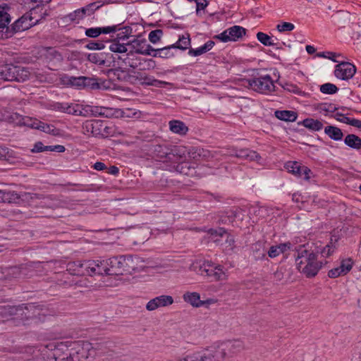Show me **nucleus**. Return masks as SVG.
Masks as SVG:
<instances>
[{"label":"nucleus","mask_w":361,"mask_h":361,"mask_svg":"<svg viewBox=\"0 0 361 361\" xmlns=\"http://www.w3.org/2000/svg\"><path fill=\"white\" fill-rule=\"evenodd\" d=\"M150 155L157 161L176 164L182 161L184 154L180 147L169 144L166 141L154 142L149 149Z\"/></svg>","instance_id":"1"},{"label":"nucleus","mask_w":361,"mask_h":361,"mask_svg":"<svg viewBox=\"0 0 361 361\" xmlns=\"http://www.w3.org/2000/svg\"><path fill=\"white\" fill-rule=\"evenodd\" d=\"M298 270L307 278L314 277L322 267V262L317 259V255L312 250L300 248L295 258Z\"/></svg>","instance_id":"2"},{"label":"nucleus","mask_w":361,"mask_h":361,"mask_svg":"<svg viewBox=\"0 0 361 361\" xmlns=\"http://www.w3.org/2000/svg\"><path fill=\"white\" fill-rule=\"evenodd\" d=\"M190 269L200 275L211 277L215 281H226L228 277L221 265L216 264L210 260L195 261L191 264Z\"/></svg>","instance_id":"3"},{"label":"nucleus","mask_w":361,"mask_h":361,"mask_svg":"<svg viewBox=\"0 0 361 361\" xmlns=\"http://www.w3.org/2000/svg\"><path fill=\"white\" fill-rule=\"evenodd\" d=\"M32 73L27 67L13 63L0 66V79L7 81L23 82L28 80Z\"/></svg>","instance_id":"4"},{"label":"nucleus","mask_w":361,"mask_h":361,"mask_svg":"<svg viewBox=\"0 0 361 361\" xmlns=\"http://www.w3.org/2000/svg\"><path fill=\"white\" fill-rule=\"evenodd\" d=\"M241 85L255 92L268 94L275 90V85L269 75H258L252 79H243Z\"/></svg>","instance_id":"5"},{"label":"nucleus","mask_w":361,"mask_h":361,"mask_svg":"<svg viewBox=\"0 0 361 361\" xmlns=\"http://www.w3.org/2000/svg\"><path fill=\"white\" fill-rule=\"evenodd\" d=\"M203 361H223L227 358L222 342H216L200 350Z\"/></svg>","instance_id":"6"},{"label":"nucleus","mask_w":361,"mask_h":361,"mask_svg":"<svg viewBox=\"0 0 361 361\" xmlns=\"http://www.w3.org/2000/svg\"><path fill=\"white\" fill-rule=\"evenodd\" d=\"M39 8H32L30 11L29 13H26L23 15L20 18L17 20L13 25L12 28L14 32H22L24 30H26L31 27L32 26L36 25L39 21L42 20V18L36 19L35 21L33 20L36 18L35 15L36 11ZM41 18H43V16L41 15Z\"/></svg>","instance_id":"7"},{"label":"nucleus","mask_w":361,"mask_h":361,"mask_svg":"<svg viewBox=\"0 0 361 361\" xmlns=\"http://www.w3.org/2000/svg\"><path fill=\"white\" fill-rule=\"evenodd\" d=\"M133 260V259L131 256H119L109 258L106 260V263L114 274H119L122 269L128 270L126 269V267L134 269L130 264Z\"/></svg>","instance_id":"8"},{"label":"nucleus","mask_w":361,"mask_h":361,"mask_svg":"<svg viewBox=\"0 0 361 361\" xmlns=\"http://www.w3.org/2000/svg\"><path fill=\"white\" fill-rule=\"evenodd\" d=\"M85 271L87 274L92 276L93 274L98 275H114L111 269L109 268L108 264L106 261L99 262L98 260H88L85 261Z\"/></svg>","instance_id":"9"},{"label":"nucleus","mask_w":361,"mask_h":361,"mask_svg":"<svg viewBox=\"0 0 361 361\" xmlns=\"http://www.w3.org/2000/svg\"><path fill=\"white\" fill-rule=\"evenodd\" d=\"M245 34L246 30L244 27L239 25H234L225 30L221 34L216 35L214 38L218 39L223 42H228L231 41L235 42Z\"/></svg>","instance_id":"10"},{"label":"nucleus","mask_w":361,"mask_h":361,"mask_svg":"<svg viewBox=\"0 0 361 361\" xmlns=\"http://www.w3.org/2000/svg\"><path fill=\"white\" fill-rule=\"evenodd\" d=\"M356 72L354 65L348 62H342L336 66L335 76L341 80H348L353 77Z\"/></svg>","instance_id":"11"},{"label":"nucleus","mask_w":361,"mask_h":361,"mask_svg":"<svg viewBox=\"0 0 361 361\" xmlns=\"http://www.w3.org/2000/svg\"><path fill=\"white\" fill-rule=\"evenodd\" d=\"M173 303V298L171 295H162L150 300L146 305L148 311H154L159 307H167Z\"/></svg>","instance_id":"12"},{"label":"nucleus","mask_w":361,"mask_h":361,"mask_svg":"<svg viewBox=\"0 0 361 361\" xmlns=\"http://www.w3.org/2000/svg\"><path fill=\"white\" fill-rule=\"evenodd\" d=\"M285 168L288 171L297 177H301L305 175V179H310V173L311 170L305 166L301 165L297 161H288L285 164Z\"/></svg>","instance_id":"13"},{"label":"nucleus","mask_w":361,"mask_h":361,"mask_svg":"<svg viewBox=\"0 0 361 361\" xmlns=\"http://www.w3.org/2000/svg\"><path fill=\"white\" fill-rule=\"evenodd\" d=\"M227 357H232L245 349L244 343L240 340L222 342Z\"/></svg>","instance_id":"14"},{"label":"nucleus","mask_w":361,"mask_h":361,"mask_svg":"<svg viewBox=\"0 0 361 361\" xmlns=\"http://www.w3.org/2000/svg\"><path fill=\"white\" fill-rule=\"evenodd\" d=\"M127 44L133 47L135 49L133 51L134 54L152 55V51H154V48L150 44H146L145 39H134L128 42Z\"/></svg>","instance_id":"15"},{"label":"nucleus","mask_w":361,"mask_h":361,"mask_svg":"<svg viewBox=\"0 0 361 361\" xmlns=\"http://www.w3.org/2000/svg\"><path fill=\"white\" fill-rule=\"evenodd\" d=\"M134 77L142 85L161 87L162 85H169V83L165 81H161L154 78L153 77L148 75L142 72H135Z\"/></svg>","instance_id":"16"},{"label":"nucleus","mask_w":361,"mask_h":361,"mask_svg":"<svg viewBox=\"0 0 361 361\" xmlns=\"http://www.w3.org/2000/svg\"><path fill=\"white\" fill-rule=\"evenodd\" d=\"M118 29V25H114L111 26H106L103 27H90L85 30V35L88 37L95 38L101 34H109L116 32Z\"/></svg>","instance_id":"17"},{"label":"nucleus","mask_w":361,"mask_h":361,"mask_svg":"<svg viewBox=\"0 0 361 361\" xmlns=\"http://www.w3.org/2000/svg\"><path fill=\"white\" fill-rule=\"evenodd\" d=\"M292 247V244L290 242L280 243L279 245H272L269 249L267 254L271 258L278 257L280 254L286 253Z\"/></svg>","instance_id":"18"},{"label":"nucleus","mask_w":361,"mask_h":361,"mask_svg":"<svg viewBox=\"0 0 361 361\" xmlns=\"http://www.w3.org/2000/svg\"><path fill=\"white\" fill-rule=\"evenodd\" d=\"M234 155L238 158L243 159L250 161H258L261 159L260 155L257 152L249 149H240L238 150H235Z\"/></svg>","instance_id":"19"},{"label":"nucleus","mask_w":361,"mask_h":361,"mask_svg":"<svg viewBox=\"0 0 361 361\" xmlns=\"http://www.w3.org/2000/svg\"><path fill=\"white\" fill-rule=\"evenodd\" d=\"M95 6V4H88L87 6L78 9L75 11L73 13H71L68 15V18L71 20H79L84 18V16L87 13V15H91L94 8H93Z\"/></svg>","instance_id":"20"},{"label":"nucleus","mask_w":361,"mask_h":361,"mask_svg":"<svg viewBox=\"0 0 361 361\" xmlns=\"http://www.w3.org/2000/svg\"><path fill=\"white\" fill-rule=\"evenodd\" d=\"M85 264V262H71L67 264L66 269L71 275H85L87 274Z\"/></svg>","instance_id":"21"},{"label":"nucleus","mask_w":361,"mask_h":361,"mask_svg":"<svg viewBox=\"0 0 361 361\" xmlns=\"http://www.w3.org/2000/svg\"><path fill=\"white\" fill-rule=\"evenodd\" d=\"M169 129L171 132L180 135H185L188 131V126L181 121L172 120L169 123Z\"/></svg>","instance_id":"22"},{"label":"nucleus","mask_w":361,"mask_h":361,"mask_svg":"<svg viewBox=\"0 0 361 361\" xmlns=\"http://www.w3.org/2000/svg\"><path fill=\"white\" fill-rule=\"evenodd\" d=\"M183 298L185 302L189 303L193 307H200V295L197 292H186L183 294Z\"/></svg>","instance_id":"23"},{"label":"nucleus","mask_w":361,"mask_h":361,"mask_svg":"<svg viewBox=\"0 0 361 361\" xmlns=\"http://www.w3.org/2000/svg\"><path fill=\"white\" fill-rule=\"evenodd\" d=\"M334 118L338 121L350 125L361 129V121L355 118H350L345 116L343 114L337 112L334 115Z\"/></svg>","instance_id":"24"},{"label":"nucleus","mask_w":361,"mask_h":361,"mask_svg":"<svg viewBox=\"0 0 361 361\" xmlns=\"http://www.w3.org/2000/svg\"><path fill=\"white\" fill-rule=\"evenodd\" d=\"M324 133L332 140H341L343 134L342 130L336 126H328L324 128Z\"/></svg>","instance_id":"25"},{"label":"nucleus","mask_w":361,"mask_h":361,"mask_svg":"<svg viewBox=\"0 0 361 361\" xmlns=\"http://www.w3.org/2000/svg\"><path fill=\"white\" fill-rule=\"evenodd\" d=\"M214 42L209 40L203 46H201L197 49H190L188 54L191 56H197L204 54L211 50L214 46Z\"/></svg>","instance_id":"26"},{"label":"nucleus","mask_w":361,"mask_h":361,"mask_svg":"<svg viewBox=\"0 0 361 361\" xmlns=\"http://www.w3.org/2000/svg\"><path fill=\"white\" fill-rule=\"evenodd\" d=\"M176 361H203L201 351H193L192 353H184L178 357Z\"/></svg>","instance_id":"27"},{"label":"nucleus","mask_w":361,"mask_h":361,"mask_svg":"<svg viewBox=\"0 0 361 361\" xmlns=\"http://www.w3.org/2000/svg\"><path fill=\"white\" fill-rule=\"evenodd\" d=\"M344 143L353 149H359L361 148V139L354 134L348 135L344 139Z\"/></svg>","instance_id":"28"},{"label":"nucleus","mask_w":361,"mask_h":361,"mask_svg":"<svg viewBox=\"0 0 361 361\" xmlns=\"http://www.w3.org/2000/svg\"><path fill=\"white\" fill-rule=\"evenodd\" d=\"M275 116L279 119L285 121H295L297 118V114L293 111H276Z\"/></svg>","instance_id":"29"},{"label":"nucleus","mask_w":361,"mask_h":361,"mask_svg":"<svg viewBox=\"0 0 361 361\" xmlns=\"http://www.w3.org/2000/svg\"><path fill=\"white\" fill-rule=\"evenodd\" d=\"M171 49H173L172 44L161 49H154V51H152V52H154L152 56L154 57H161L165 59L172 57L173 56V53L171 51Z\"/></svg>","instance_id":"30"},{"label":"nucleus","mask_w":361,"mask_h":361,"mask_svg":"<svg viewBox=\"0 0 361 361\" xmlns=\"http://www.w3.org/2000/svg\"><path fill=\"white\" fill-rule=\"evenodd\" d=\"M302 125L312 130L319 131L323 128V123L319 120L313 118H306L303 120Z\"/></svg>","instance_id":"31"},{"label":"nucleus","mask_w":361,"mask_h":361,"mask_svg":"<svg viewBox=\"0 0 361 361\" xmlns=\"http://www.w3.org/2000/svg\"><path fill=\"white\" fill-rule=\"evenodd\" d=\"M209 233H210L211 237L214 242L219 241V239L216 238V237L220 236L222 238L224 235L226 236V240L229 241L230 245L234 242V240L229 235H228L226 231L223 228H219L217 230L210 229Z\"/></svg>","instance_id":"32"},{"label":"nucleus","mask_w":361,"mask_h":361,"mask_svg":"<svg viewBox=\"0 0 361 361\" xmlns=\"http://www.w3.org/2000/svg\"><path fill=\"white\" fill-rule=\"evenodd\" d=\"M190 44V38L188 34L186 35H182L179 37L178 41L172 44L173 49H179L182 50H185L188 48Z\"/></svg>","instance_id":"33"},{"label":"nucleus","mask_w":361,"mask_h":361,"mask_svg":"<svg viewBox=\"0 0 361 361\" xmlns=\"http://www.w3.org/2000/svg\"><path fill=\"white\" fill-rule=\"evenodd\" d=\"M127 44L120 43L119 40L114 39L109 45V49L114 53H126L127 51Z\"/></svg>","instance_id":"34"},{"label":"nucleus","mask_w":361,"mask_h":361,"mask_svg":"<svg viewBox=\"0 0 361 361\" xmlns=\"http://www.w3.org/2000/svg\"><path fill=\"white\" fill-rule=\"evenodd\" d=\"M87 60L94 64L104 66L106 63L105 59L102 54L91 53L87 55Z\"/></svg>","instance_id":"35"},{"label":"nucleus","mask_w":361,"mask_h":361,"mask_svg":"<svg viewBox=\"0 0 361 361\" xmlns=\"http://www.w3.org/2000/svg\"><path fill=\"white\" fill-rule=\"evenodd\" d=\"M18 309L15 307L7 306L2 307L0 308V317L2 318V321L8 319V317L13 315L16 313Z\"/></svg>","instance_id":"36"},{"label":"nucleus","mask_w":361,"mask_h":361,"mask_svg":"<svg viewBox=\"0 0 361 361\" xmlns=\"http://www.w3.org/2000/svg\"><path fill=\"white\" fill-rule=\"evenodd\" d=\"M17 197L18 195L13 192L0 190V202H11Z\"/></svg>","instance_id":"37"},{"label":"nucleus","mask_w":361,"mask_h":361,"mask_svg":"<svg viewBox=\"0 0 361 361\" xmlns=\"http://www.w3.org/2000/svg\"><path fill=\"white\" fill-rule=\"evenodd\" d=\"M353 264L354 262L351 258H347L341 261L338 268L343 275H346L352 269Z\"/></svg>","instance_id":"38"},{"label":"nucleus","mask_w":361,"mask_h":361,"mask_svg":"<svg viewBox=\"0 0 361 361\" xmlns=\"http://www.w3.org/2000/svg\"><path fill=\"white\" fill-rule=\"evenodd\" d=\"M134 56V52L133 51L127 53L126 56L123 59L119 56L118 59L123 60V62L126 65L131 68H136L137 66V59H134L133 57Z\"/></svg>","instance_id":"39"},{"label":"nucleus","mask_w":361,"mask_h":361,"mask_svg":"<svg viewBox=\"0 0 361 361\" xmlns=\"http://www.w3.org/2000/svg\"><path fill=\"white\" fill-rule=\"evenodd\" d=\"M257 38L264 46H274L276 44L271 37L264 32H259L257 34Z\"/></svg>","instance_id":"40"},{"label":"nucleus","mask_w":361,"mask_h":361,"mask_svg":"<svg viewBox=\"0 0 361 361\" xmlns=\"http://www.w3.org/2000/svg\"><path fill=\"white\" fill-rule=\"evenodd\" d=\"M338 88L332 83H325L320 86V91L324 94H333L338 92Z\"/></svg>","instance_id":"41"},{"label":"nucleus","mask_w":361,"mask_h":361,"mask_svg":"<svg viewBox=\"0 0 361 361\" xmlns=\"http://www.w3.org/2000/svg\"><path fill=\"white\" fill-rule=\"evenodd\" d=\"M115 133L114 126L112 125L108 126L106 122L102 121V127L101 132V137H107L112 136Z\"/></svg>","instance_id":"42"},{"label":"nucleus","mask_w":361,"mask_h":361,"mask_svg":"<svg viewBox=\"0 0 361 361\" xmlns=\"http://www.w3.org/2000/svg\"><path fill=\"white\" fill-rule=\"evenodd\" d=\"M11 18L4 8L0 7V28H4L10 23Z\"/></svg>","instance_id":"43"},{"label":"nucleus","mask_w":361,"mask_h":361,"mask_svg":"<svg viewBox=\"0 0 361 361\" xmlns=\"http://www.w3.org/2000/svg\"><path fill=\"white\" fill-rule=\"evenodd\" d=\"M83 87H90L91 89H101L100 85L95 78L85 77Z\"/></svg>","instance_id":"44"},{"label":"nucleus","mask_w":361,"mask_h":361,"mask_svg":"<svg viewBox=\"0 0 361 361\" xmlns=\"http://www.w3.org/2000/svg\"><path fill=\"white\" fill-rule=\"evenodd\" d=\"M109 109L103 107V106H92V112L93 116H109Z\"/></svg>","instance_id":"45"},{"label":"nucleus","mask_w":361,"mask_h":361,"mask_svg":"<svg viewBox=\"0 0 361 361\" xmlns=\"http://www.w3.org/2000/svg\"><path fill=\"white\" fill-rule=\"evenodd\" d=\"M81 357H87L83 353H80L78 351L70 354V355L66 358H61L59 361H82ZM55 361H58L57 358H55Z\"/></svg>","instance_id":"46"},{"label":"nucleus","mask_w":361,"mask_h":361,"mask_svg":"<svg viewBox=\"0 0 361 361\" xmlns=\"http://www.w3.org/2000/svg\"><path fill=\"white\" fill-rule=\"evenodd\" d=\"M163 35V31L161 30L157 29L152 30L149 34V40L155 44L159 42Z\"/></svg>","instance_id":"47"},{"label":"nucleus","mask_w":361,"mask_h":361,"mask_svg":"<svg viewBox=\"0 0 361 361\" xmlns=\"http://www.w3.org/2000/svg\"><path fill=\"white\" fill-rule=\"evenodd\" d=\"M38 130H40L44 133H49V134H56V131L57 130L54 126L49 125L47 123H44L42 121H40V124L39 126Z\"/></svg>","instance_id":"48"},{"label":"nucleus","mask_w":361,"mask_h":361,"mask_svg":"<svg viewBox=\"0 0 361 361\" xmlns=\"http://www.w3.org/2000/svg\"><path fill=\"white\" fill-rule=\"evenodd\" d=\"M102 121L101 120H93V130L92 133V135L93 136H100L102 132Z\"/></svg>","instance_id":"49"},{"label":"nucleus","mask_w":361,"mask_h":361,"mask_svg":"<svg viewBox=\"0 0 361 361\" xmlns=\"http://www.w3.org/2000/svg\"><path fill=\"white\" fill-rule=\"evenodd\" d=\"M295 28V25L291 23L283 22L276 26V29L280 32L292 31Z\"/></svg>","instance_id":"50"},{"label":"nucleus","mask_w":361,"mask_h":361,"mask_svg":"<svg viewBox=\"0 0 361 361\" xmlns=\"http://www.w3.org/2000/svg\"><path fill=\"white\" fill-rule=\"evenodd\" d=\"M140 140H142L144 142H147L149 143L148 145L149 149H150V145H154V142H158L160 139L157 137H156L154 134H147L143 135L142 137H140Z\"/></svg>","instance_id":"51"},{"label":"nucleus","mask_w":361,"mask_h":361,"mask_svg":"<svg viewBox=\"0 0 361 361\" xmlns=\"http://www.w3.org/2000/svg\"><path fill=\"white\" fill-rule=\"evenodd\" d=\"M85 47L90 50H102L104 49L105 45L103 42H91Z\"/></svg>","instance_id":"52"},{"label":"nucleus","mask_w":361,"mask_h":361,"mask_svg":"<svg viewBox=\"0 0 361 361\" xmlns=\"http://www.w3.org/2000/svg\"><path fill=\"white\" fill-rule=\"evenodd\" d=\"M80 109V104H71V105H68L66 108V112L69 114H73L75 116H79Z\"/></svg>","instance_id":"53"},{"label":"nucleus","mask_w":361,"mask_h":361,"mask_svg":"<svg viewBox=\"0 0 361 361\" xmlns=\"http://www.w3.org/2000/svg\"><path fill=\"white\" fill-rule=\"evenodd\" d=\"M71 84L73 86L78 87H83V84L85 82V77L81 76L78 78L71 77L69 80Z\"/></svg>","instance_id":"54"},{"label":"nucleus","mask_w":361,"mask_h":361,"mask_svg":"<svg viewBox=\"0 0 361 361\" xmlns=\"http://www.w3.org/2000/svg\"><path fill=\"white\" fill-rule=\"evenodd\" d=\"M93 130V120L86 121L82 124V133L85 135H92Z\"/></svg>","instance_id":"55"},{"label":"nucleus","mask_w":361,"mask_h":361,"mask_svg":"<svg viewBox=\"0 0 361 361\" xmlns=\"http://www.w3.org/2000/svg\"><path fill=\"white\" fill-rule=\"evenodd\" d=\"M78 114H79V116H85V117L92 116V106L80 105V112Z\"/></svg>","instance_id":"56"},{"label":"nucleus","mask_w":361,"mask_h":361,"mask_svg":"<svg viewBox=\"0 0 361 361\" xmlns=\"http://www.w3.org/2000/svg\"><path fill=\"white\" fill-rule=\"evenodd\" d=\"M23 124L25 126H27L32 128L38 129L39 126L40 124V121L37 119H32L31 118H27L26 120L23 122Z\"/></svg>","instance_id":"57"},{"label":"nucleus","mask_w":361,"mask_h":361,"mask_svg":"<svg viewBox=\"0 0 361 361\" xmlns=\"http://www.w3.org/2000/svg\"><path fill=\"white\" fill-rule=\"evenodd\" d=\"M132 32V29L130 27H125L123 28V31L118 34V38L119 39H125L128 38Z\"/></svg>","instance_id":"58"},{"label":"nucleus","mask_w":361,"mask_h":361,"mask_svg":"<svg viewBox=\"0 0 361 361\" xmlns=\"http://www.w3.org/2000/svg\"><path fill=\"white\" fill-rule=\"evenodd\" d=\"M335 248L333 244H328L322 249V254L325 257H328L334 252Z\"/></svg>","instance_id":"59"},{"label":"nucleus","mask_w":361,"mask_h":361,"mask_svg":"<svg viewBox=\"0 0 361 361\" xmlns=\"http://www.w3.org/2000/svg\"><path fill=\"white\" fill-rule=\"evenodd\" d=\"M45 145H43L42 142H37L34 145L33 148L31 149V152L33 153H39L44 152Z\"/></svg>","instance_id":"60"},{"label":"nucleus","mask_w":361,"mask_h":361,"mask_svg":"<svg viewBox=\"0 0 361 361\" xmlns=\"http://www.w3.org/2000/svg\"><path fill=\"white\" fill-rule=\"evenodd\" d=\"M202 1H198V0L196 2V13L197 15L200 14V11L201 9H204L209 4L208 1L207 0H201Z\"/></svg>","instance_id":"61"},{"label":"nucleus","mask_w":361,"mask_h":361,"mask_svg":"<svg viewBox=\"0 0 361 361\" xmlns=\"http://www.w3.org/2000/svg\"><path fill=\"white\" fill-rule=\"evenodd\" d=\"M217 301H218L217 299L212 298H208L204 300H201L200 307H205L206 308H209V307L211 305H214V304L216 303Z\"/></svg>","instance_id":"62"},{"label":"nucleus","mask_w":361,"mask_h":361,"mask_svg":"<svg viewBox=\"0 0 361 361\" xmlns=\"http://www.w3.org/2000/svg\"><path fill=\"white\" fill-rule=\"evenodd\" d=\"M319 56H323L324 58H327V59H331L334 62H337L338 61L335 59V57L340 56L341 54H336L334 52L328 51V52H323V53L319 54Z\"/></svg>","instance_id":"63"},{"label":"nucleus","mask_w":361,"mask_h":361,"mask_svg":"<svg viewBox=\"0 0 361 361\" xmlns=\"http://www.w3.org/2000/svg\"><path fill=\"white\" fill-rule=\"evenodd\" d=\"M328 276L330 278L334 279V278H337L340 276H344V275H343V274L341 273L339 268L336 267V268L331 269L328 273Z\"/></svg>","instance_id":"64"}]
</instances>
